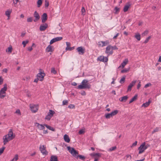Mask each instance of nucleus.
<instances>
[{
	"label": "nucleus",
	"instance_id": "obj_51",
	"mask_svg": "<svg viewBox=\"0 0 161 161\" xmlns=\"http://www.w3.org/2000/svg\"><path fill=\"white\" fill-rule=\"evenodd\" d=\"M129 70V69H124L122 70L121 71V73H124L125 72H127Z\"/></svg>",
	"mask_w": 161,
	"mask_h": 161
},
{
	"label": "nucleus",
	"instance_id": "obj_40",
	"mask_svg": "<svg viewBox=\"0 0 161 161\" xmlns=\"http://www.w3.org/2000/svg\"><path fill=\"white\" fill-rule=\"evenodd\" d=\"M74 49V47H70V46L69 47H66V50L71 51Z\"/></svg>",
	"mask_w": 161,
	"mask_h": 161
},
{
	"label": "nucleus",
	"instance_id": "obj_3",
	"mask_svg": "<svg viewBox=\"0 0 161 161\" xmlns=\"http://www.w3.org/2000/svg\"><path fill=\"white\" fill-rule=\"evenodd\" d=\"M7 89V85L6 84L4 85V86L0 91V98H3L6 96V92Z\"/></svg>",
	"mask_w": 161,
	"mask_h": 161
},
{
	"label": "nucleus",
	"instance_id": "obj_62",
	"mask_svg": "<svg viewBox=\"0 0 161 161\" xmlns=\"http://www.w3.org/2000/svg\"><path fill=\"white\" fill-rule=\"evenodd\" d=\"M54 42H55L54 41V40L53 39L50 41V44H52Z\"/></svg>",
	"mask_w": 161,
	"mask_h": 161
},
{
	"label": "nucleus",
	"instance_id": "obj_50",
	"mask_svg": "<svg viewBox=\"0 0 161 161\" xmlns=\"http://www.w3.org/2000/svg\"><path fill=\"white\" fill-rule=\"evenodd\" d=\"M68 108H74L75 107L74 105L70 104L69 105Z\"/></svg>",
	"mask_w": 161,
	"mask_h": 161
},
{
	"label": "nucleus",
	"instance_id": "obj_64",
	"mask_svg": "<svg viewBox=\"0 0 161 161\" xmlns=\"http://www.w3.org/2000/svg\"><path fill=\"white\" fill-rule=\"evenodd\" d=\"M82 95H86V93L84 91H83L81 93Z\"/></svg>",
	"mask_w": 161,
	"mask_h": 161
},
{
	"label": "nucleus",
	"instance_id": "obj_49",
	"mask_svg": "<svg viewBox=\"0 0 161 161\" xmlns=\"http://www.w3.org/2000/svg\"><path fill=\"white\" fill-rule=\"evenodd\" d=\"M151 38V37L150 36H149L145 40L144 42V43H147L148 41H149V40L150 39V38Z\"/></svg>",
	"mask_w": 161,
	"mask_h": 161
},
{
	"label": "nucleus",
	"instance_id": "obj_47",
	"mask_svg": "<svg viewBox=\"0 0 161 161\" xmlns=\"http://www.w3.org/2000/svg\"><path fill=\"white\" fill-rule=\"evenodd\" d=\"M33 20L32 18L31 17H29L27 19V22H32Z\"/></svg>",
	"mask_w": 161,
	"mask_h": 161
},
{
	"label": "nucleus",
	"instance_id": "obj_29",
	"mask_svg": "<svg viewBox=\"0 0 161 161\" xmlns=\"http://www.w3.org/2000/svg\"><path fill=\"white\" fill-rule=\"evenodd\" d=\"M78 157H79L80 159L82 160H84L86 159L85 156L81 155H78L76 158H77Z\"/></svg>",
	"mask_w": 161,
	"mask_h": 161
},
{
	"label": "nucleus",
	"instance_id": "obj_33",
	"mask_svg": "<svg viewBox=\"0 0 161 161\" xmlns=\"http://www.w3.org/2000/svg\"><path fill=\"white\" fill-rule=\"evenodd\" d=\"M118 112V111L117 110H114L113 111L111 112L110 113L112 116H114L116 115Z\"/></svg>",
	"mask_w": 161,
	"mask_h": 161
},
{
	"label": "nucleus",
	"instance_id": "obj_15",
	"mask_svg": "<svg viewBox=\"0 0 161 161\" xmlns=\"http://www.w3.org/2000/svg\"><path fill=\"white\" fill-rule=\"evenodd\" d=\"M34 16L35 18L34 21L35 22L37 21L40 19V16L39 14L36 11H35L34 14Z\"/></svg>",
	"mask_w": 161,
	"mask_h": 161
},
{
	"label": "nucleus",
	"instance_id": "obj_4",
	"mask_svg": "<svg viewBox=\"0 0 161 161\" xmlns=\"http://www.w3.org/2000/svg\"><path fill=\"white\" fill-rule=\"evenodd\" d=\"M148 145H146L145 142L142 143L140 147L138 148V149L139 150V154H141L143 153L145 150L148 147Z\"/></svg>",
	"mask_w": 161,
	"mask_h": 161
},
{
	"label": "nucleus",
	"instance_id": "obj_11",
	"mask_svg": "<svg viewBox=\"0 0 161 161\" xmlns=\"http://www.w3.org/2000/svg\"><path fill=\"white\" fill-rule=\"evenodd\" d=\"M109 43V41L106 40L105 41H101L98 42V45L99 47H103Z\"/></svg>",
	"mask_w": 161,
	"mask_h": 161
},
{
	"label": "nucleus",
	"instance_id": "obj_41",
	"mask_svg": "<svg viewBox=\"0 0 161 161\" xmlns=\"http://www.w3.org/2000/svg\"><path fill=\"white\" fill-rule=\"evenodd\" d=\"M12 48L11 47H9L8 48V49L6 50V52L11 53L12 51Z\"/></svg>",
	"mask_w": 161,
	"mask_h": 161
},
{
	"label": "nucleus",
	"instance_id": "obj_46",
	"mask_svg": "<svg viewBox=\"0 0 161 161\" xmlns=\"http://www.w3.org/2000/svg\"><path fill=\"white\" fill-rule=\"evenodd\" d=\"M51 72L52 73H53L54 74H56L57 73L55 69L53 68L51 69Z\"/></svg>",
	"mask_w": 161,
	"mask_h": 161
},
{
	"label": "nucleus",
	"instance_id": "obj_6",
	"mask_svg": "<svg viewBox=\"0 0 161 161\" xmlns=\"http://www.w3.org/2000/svg\"><path fill=\"white\" fill-rule=\"evenodd\" d=\"M105 53L108 56L112 54L113 52L111 48V45H109L106 47Z\"/></svg>",
	"mask_w": 161,
	"mask_h": 161
},
{
	"label": "nucleus",
	"instance_id": "obj_54",
	"mask_svg": "<svg viewBox=\"0 0 161 161\" xmlns=\"http://www.w3.org/2000/svg\"><path fill=\"white\" fill-rule=\"evenodd\" d=\"M151 86V84L150 83H147L145 85V86H144V87L145 88H147L148 87L150 86Z\"/></svg>",
	"mask_w": 161,
	"mask_h": 161
},
{
	"label": "nucleus",
	"instance_id": "obj_22",
	"mask_svg": "<svg viewBox=\"0 0 161 161\" xmlns=\"http://www.w3.org/2000/svg\"><path fill=\"white\" fill-rule=\"evenodd\" d=\"M128 98L127 96H123L119 99V100L121 102H125L126 101Z\"/></svg>",
	"mask_w": 161,
	"mask_h": 161
},
{
	"label": "nucleus",
	"instance_id": "obj_9",
	"mask_svg": "<svg viewBox=\"0 0 161 161\" xmlns=\"http://www.w3.org/2000/svg\"><path fill=\"white\" fill-rule=\"evenodd\" d=\"M97 60L103 62H107L108 61V57L100 56L97 58Z\"/></svg>",
	"mask_w": 161,
	"mask_h": 161
},
{
	"label": "nucleus",
	"instance_id": "obj_55",
	"mask_svg": "<svg viewBox=\"0 0 161 161\" xmlns=\"http://www.w3.org/2000/svg\"><path fill=\"white\" fill-rule=\"evenodd\" d=\"M111 48L113 50H117L118 49V48L116 46H111Z\"/></svg>",
	"mask_w": 161,
	"mask_h": 161
},
{
	"label": "nucleus",
	"instance_id": "obj_48",
	"mask_svg": "<svg viewBox=\"0 0 161 161\" xmlns=\"http://www.w3.org/2000/svg\"><path fill=\"white\" fill-rule=\"evenodd\" d=\"M15 113L19 115H21V112L20 111V110L19 109H18L16 110V111L15 112Z\"/></svg>",
	"mask_w": 161,
	"mask_h": 161
},
{
	"label": "nucleus",
	"instance_id": "obj_13",
	"mask_svg": "<svg viewBox=\"0 0 161 161\" xmlns=\"http://www.w3.org/2000/svg\"><path fill=\"white\" fill-rule=\"evenodd\" d=\"M79 54L82 55L85 52V49L82 47H78L76 49Z\"/></svg>",
	"mask_w": 161,
	"mask_h": 161
},
{
	"label": "nucleus",
	"instance_id": "obj_2",
	"mask_svg": "<svg viewBox=\"0 0 161 161\" xmlns=\"http://www.w3.org/2000/svg\"><path fill=\"white\" fill-rule=\"evenodd\" d=\"M88 81L86 80H83L81 82L82 85H79L78 86V89H81L90 88V85L88 84Z\"/></svg>",
	"mask_w": 161,
	"mask_h": 161
},
{
	"label": "nucleus",
	"instance_id": "obj_19",
	"mask_svg": "<svg viewBox=\"0 0 161 161\" xmlns=\"http://www.w3.org/2000/svg\"><path fill=\"white\" fill-rule=\"evenodd\" d=\"M128 62V59L127 58H125L124 60L122 62L121 64V65L119 66L118 68H119L121 66L122 68H123L125 65L127 64V63Z\"/></svg>",
	"mask_w": 161,
	"mask_h": 161
},
{
	"label": "nucleus",
	"instance_id": "obj_38",
	"mask_svg": "<svg viewBox=\"0 0 161 161\" xmlns=\"http://www.w3.org/2000/svg\"><path fill=\"white\" fill-rule=\"evenodd\" d=\"M29 42V41L27 40L25 41H23L22 42V44L23 45V47H25V46L26 44L28 43Z\"/></svg>",
	"mask_w": 161,
	"mask_h": 161
},
{
	"label": "nucleus",
	"instance_id": "obj_61",
	"mask_svg": "<svg viewBox=\"0 0 161 161\" xmlns=\"http://www.w3.org/2000/svg\"><path fill=\"white\" fill-rule=\"evenodd\" d=\"M137 141H135L134 143H133L132 146L134 147L136 146L137 144Z\"/></svg>",
	"mask_w": 161,
	"mask_h": 161
},
{
	"label": "nucleus",
	"instance_id": "obj_16",
	"mask_svg": "<svg viewBox=\"0 0 161 161\" xmlns=\"http://www.w3.org/2000/svg\"><path fill=\"white\" fill-rule=\"evenodd\" d=\"M136 82V80L132 81L129 85L128 87L127 91H130L131 90L132 87L135 85Z\"/></svg>",
	"mask_w": 161,
	"mask_h": 161
},
{
	"label": "nucleus",
	"instance_id": "obj_14",
	"mask_svg": "<svg viewBox=\"0 0 161 161\" xmlns=\"http://www.w3.org/2000/svg\"><path fill=\"white\" fill-rule=\"evenodd\" d=\"M12 12V9H9L7 10L5 12V15L8 17L7 19L9 20L10 18V14Z\"/></svg>",
	"mask_w": 161,
	"mask_h": 161
},
{
	"label": "nucleus",
	"instance_id": "obj_7",
	"mask_svg": "<svg viewBox=\"0 0 161 161\" xmlns=\"http://www.w3.org/2000/svg\"><path fill=\"white\" fill-rule=\"evenodd\" d=\"M41 153L45 155H46L48 154V152L46 150V147L45 146L40 145L39 147Z\"/></svg>",
	"mask_w": 161,
	"mask_h": 161
},
{
	"label": "nucleus",
	"instance_id": "obj_45",
	"mask_svg": "<svg viewBox=\"0 0 161 161\" xmlns=\"http://www.w3.org/2000/svg\"><path fill=\"white\" fill-rule=\"evenodd\" d=\"M49 5V2L48 1L46 0L45 1V7L46 8H47Z\"/></svg>",
	"mask_w": 161,
	"mask_h": 161
},
{
	"label": "nucleus",
	"instance_id": "obj_52",
	"mask_svg": "<svg viewBox=\"0 0 161 161\" xmlns=\"http://www.w3.org/2000/svg\"><path fill=\"white\" fill-rule=\"evenodd\" d=\"M138 81H139V83H138V84L137 85V89H139L141 86V82L140 80H139Z\"/></svg>",
	"mask_w": 161,
	"mask_h": 161
},
{
	"label": "nucleus",
	"instance_id": "obj_25",
	"mask_svg": "<svg viewBox=\"0 0 161 161\" xmlns=\"http://www.w3.org/2000/svg\"><path fill=\"white\" fill-rule=\"evenodd\" d=\"M151 103V101L149 100L147 102H146L145 103H144L142 106V107H146L148 106L150 103Z\"/></svg>",
	"mask_w": 161,
	"mask_h": 161
},
{
	"label": "nucleus",
	"instance_id": "obj_37",
	"mask_svg": "<svg viewBox=\"0 0 161 161\" xmlns=\"http://www.w3.org/2000/svg\"><path fill=\"white\" fill-rule=\"evenodd\" d=\"M148 33V30H146L142 34V36H144L147 35Z\"/></svg>",
	"mask_w": 161,
	"mask_h": 161
},
{
	"label": "nucleus",
	"instance_id": "obj_63",
	"mask_svg": "<svg viewBox=\"0 0 161 161\" xmlns=\"http://www.w3.org/2000/svg\"><path fill=\"white\" fill-rule=\"evenodd\" d=\"M119 33H117L115 36H114L113 37V39H116L117 37L118 36V35H119Z\"/></svg>",
	"mask_w": 161,
	"mask_h": 161
},
{
	"label": "nucleus",
	"instance_id": "obj_12",
	"mask_svg": "<svg viewBox=\"0 0 161 161\" xmlns=\"http://www.w3.org/2000/svg\"><path fill=\"white\" fill-rule=\"evenodd\" d=\"M45 75V74L43 72V71H40L39 73L37 74V77L38 78V79H39V80L42 81L43 80L44 77Z\"/></svg>",
	"mask_w": 161,
	"mask_h": 161
},
{
	"label": "nucleus",
	"instance_id": "obj_43",
	"mask_svg": "<svg viewBox=\"0 0 161 161\" xmlns=\"http://www.w3.org/2000/svg\"><path fill=\"white\" fill-rule=\"evenodd\" d=\"M18 159V155L17 154L15 155L14 157L12 159V161L14 160L17 161Z\"/></svg>",
	"mask_w": 161,
	"mask_h": 161
},
{
	"label": "nucleus",
	"instance_id": "obj_44",
	"mask_svg": "<svg viewBox=\"0 0 161 161\" xmlns=\"http://www.w3.org/2000/svg\"><path fill=\"white\" fill-rule=\"evenodd\" d=\"M125 81V78L123 77L120 79L119 82L121 84H122Z\"/></svg>",
	"mask_w": 161,
	"mask_h": 161
},
{
	"label": "nucleus",
	"instance_id": "obj_28",
	"mask_svg": "<svg viewBox=\"0 0 161 161\" xmlns=\"http://www.w3.org/2000/svg\"><path fill=\"white\" fill-rule=\"evenodd\" d=\"M130 6V5L129 4H127L125 5L123 9V11L124 12H126L127 11L129 8Z\"/></svg>",
	"mask_w": 161,
	"mask_h": 161
},
{
	"label": "nucleus",
	"instance_id": "obj_18",
	"mask_svg": "<svg viewBox=\"0 0 161 161\" xmlns=\"http://www.w3.org/2000/svg\"><path fill=\"white\" fill-rule=\"evenodd\" d=\"M47 27L48 25L47 24L41 25L40 27V30L42 31H44Z\"/></svg>",
	"mask_w": 161,
	"mask_h": 161
},
{
	"label": "nucleus",
	"instance_id": "obj_23",
	"mask_svg": "<svg viewBox=\"0 0 161 161\" xmlns=\"http://www.w3.org/2000/svg\"><path fill=\"white\" fill-rule=\"evenodd\" d=\"M64 138L65 141L69 143V142L70 140L69 136L65 134L64 136Z\"/></svg>",
	"mask_w": 161,
	"mask_h": 161
},
{
	"label": "nucleus",
	"instance_id": "obj_1",
	"mask_svg": "<svg viewBox=\"0 0 161 161\" xmlns=\"http://www.w3.org/2000/svg\"><path fill=\"white\" fill-rule=\"evenodd\" d=\"M15 137V135H14L12 129L9 130L8 134L3 137V144L5 145L9 141L12 140Z\"/></svg>",
	"mask_w": 161,
	"mask_h": 161
},
{
	"label": "nucleus",
	"instance_id": "obj_27",
	"mask_svg": "<svg viewBox=\"0 0 161 161\" xmlns=\"http://www.w3.org/2000/svg\"><path fill=\"white\" fill-rule=\"evenodd\" d=\"M137 97V95H135L134 97H133L129 101V103H132L134 101L136 100Z\"/></svg>",
	"mask_w": 161,
	"mask_h": 161
},
{
	"label": "nucleus",
	"instance_id": "obj_53",
	"mask_svg": "<svg viewBox=\"0 0 161 161\" xmlns=\"http://www.w3.org/2000/svg\"><path fill=\"white\" fill-rule=\"evenodd\" d=\"M68 102L67 100H64L63 101V105H66L68 104Z\"/></svg>",
	"mask_w": 161,
	"mask_h": 161
},
{
	"label": "nucleus",
	"instance_id": "obj_36",
	"mask_svg": "<svg viewBox=\"0 0 161 161\" xmlns=\"http://www.w3.org/2000/svg\"><path fill=\"white\" fill-rule=\"evenodd\" d=\"M42 0H38L37 2V7H40L41 5H42Z\"/></svg>",
	"mask_w": 161,
	"mask_h": 161
},
{
	"label": "nucleus",
	"instance_id": "obj_31",
	"mask_svg": "<svg viewBox=\"0 0 161 161\" xmlns=\"http://www.w3.org/2000/svg\"><path fill=\"white\" fill-rule=\"evenodd\" d=\"M135 37L137 40L138 41H140L141 39L140 35L139 33H137L136 34Z\"/></svg>",
	"mask_w": 161,
	"mask_h": 161
},
{
	"label": "nucleus",
	"instance_id": "obj_24",
	"mask_svg": "<svg viewBox=\"0 0 161 161\" xmlns=\"http://www.w3.org/2000/svg\"><path fill=\"white\" fill-rule=\"evenodd\" d=\"M36 124H37V126L40 130H42L45 128L44 125H43L37 123H36Z\"/></svg>",
	"mask_w": 161,
	"mask_h": 161
},
{
	"label": "nucleus",
	"instance_id": "obj_5",
	"mask_svg": "<svg viewBox=\"0 0 161 161\" xmlns=\"http://www.w3.org/2000/svg\"><path fill=\"white\" fill-rule=\"evenodd\" d=\"M68 150L74 157L76 158L78 155V152L73 147H71L69 146L67 147Z\"/></svg>",
	"mask_w": 161,
	"mask_h": 161
},
{
	"label": "nucleus",
	"instance_id": "obj_42",
	"mask_svg": "<svg viewBox=\"0 0 161 161\" xmlns=\"http://www.w3.org/2000/svg\"><path fill=\"white\" fill-rule=\"evenodd\" d=\"M5 147H4L0 148V155H1L3 152L4 150L5 149Z\"/></svg>",
	"mask_w": 161,
	"mask_h": 161
},
{
	"label": "nucleus",
	"instance_id": "obj_20",
	"mask_svg": "<svg viewBox=\"0 0 161 161\" xmlns=\"http://www.w3.org/2000/svg\"><path fill=\"white\" fill-rule=\"evenodd\" d=\"M47 19V16L46 13H44L42 17V22H45Z\"/></svg>",
	"mask_w": 161,
	"mask_h": 161
},
{
	"label": "nucleus",
	"instance_id": "obj_39",
	"mask_svg": "<svg viewBox=\"0 0 161 161\" xmlns=\"http://www.w3.org/2000/svg\"><path fill=\"white\" fill-rule=\"evenodd\" d=\"M116 149V146H114L110 148L108 150V151H112L115 150Z\"/></svg>",
	"mask_w": 161,
	"mask_h": 161
},
{
	"label": "nucleus",
	"instance_id": "obj_32",
	"mask_svg": "<svg viewBox=\"0 0 161 161\" xmlns=\"http://www.w3.org/2000/svg\"><path fill=\"white\" fill-rule=\"evenodd\" d=\"M44 125H45V126L47 129H48L50 130H52V131H54V129L51 127L50 126H49V125H48L46 124H44Z\"/></svg>",
	"mask_w": 161,
	"mask_h": 161
},
{
	"label": "nucleus",
	"instance_id": "obj_58",
	"mask_svg": "<svg viewBox=\"0 0 161 161\" xmlns=\"http://www.w3.org/2000/svg\"><path fill=\"white\" fill-rule=\"evenodd\" d=\"M158 128H157L153 130V131H152V133H153L156 132L158 131Z\"/></svg>",
	"mask_w": 161,
	"mask_h": 161
},
{
	"label": "nucleus",
	"instance_id": "obj_56",
	"mask_svg": "<svg viewBox=\"0 0 161 161\" xmlns=\"http://www.w3.org/2000/svg\"><path fill=\"white\" fill-rule=\"evenodd\" d=\"M84 133V131L83 130L81 129L80 130L79 132V134H82Z\"/></svg>",
	"mask_w": 161,
	"mask_h": 161
},
{
	"label": "nucleus",
	"instance_id": "obj_34",
	"mask_svg": "<svg viewBox=\"0 0 161 161\" xmlns=\"http://www.w3.org/2000/svg\"><path fill=\"white\" fill-rule=\"evenodd\" d=\"M105 117L106 119H109L111 117H112L111 113H108L105 114Z\"/></svg>",
	"mask_w": 161,
	"mask_h": 161
},
{
	"label": "nucleus",
	"instance_id": "obj_8",
	"mask_svg": "<svg viewBox=\"0 0 161 161\" xmlns=\"http://www.w3.org/2000/svg\"><path fill=\"white\" fill-rule=\"evenodd\" d=\"M30 108L31 111L33 113H36L38 110V105H36L34 104H30Z\"/></svg>",
	"mask_w": 161,
	"mask_h": 161
},
{
	"label": "nucleus",
	"instance_id": "obj_21",
	"mask_svg": "<svg viewBox=\"0 0 161 161\" xmlns=\"http://www.w3.org/2000/svg\"><path fill=\"white\" fill-rule=\"evenodd\" d=\"M46 50L47 52H49L53 51V48L52 46L49 45L47 47Z\"/></svg>",
	"mask_w": 161,
	"mask_h": 161
},
{
	"label": "nucleus",
	"instance_id": "obj_10",
	"mask_svg": "<svg viewBox=\"0 0 161 161\" xmlns=\"http://www.w3.org/2000/svg\"><path fill=\"white\" fill-rule=\"evenodd\" d=\"M54 113L55 112L54 111H53L52 110H50L47 115L46 116L45 119L48 120H49L51 117L53 116Z\"/></svg>",
	"mask_w": 161,
	"mask_h": 161
},
{
	"label": "nucleus",
	"instance_id": "obj_26",
	"mask_svg": "<svg viewBox=\"0 0 161 161\" xmlns=\"http://www.w3.org/2000/svg\"><path fill=\"white\" fill-rule=\"evenodd\" d=\"M50 161H58L57 156L54 155L51 156V157Z\"/></svg>",
	"mask_w": 161,
	"mask_h": 161
},
{
	"label": "nucleus",
	"instance_id": "obj_17",
	"mask_svg": "<svg viewBox=\"0 0 161 161\" xmlns=\"http://www.w3.org/2000/svg\"><path fill=\"white\" fill-rule=\"evenodd\" d=\"M102 155V154L99 153H93L90 154V155L92 157H94V158H98L100 157Z\"/></svg>",
	"mask_w": 161,
	"mask_h": 161
},
{
	"label": "nucleus",
	"instance_id": "obj_30",
	"mask_svg": "<svg viewBox=\"0 0 161 161\" xmlns=\"http://www.w3.org/2000/svg\"><path fill=\"white\" fill-rule=\"evenodd\" d=\"M63 38L62 37H56L55 38H53L54 40V42H55L57 41H58L61 40Z\"/></svg>",
	"mask_w": 161,
	"mask_h": 161
},
{
	"label": "nucleus",
	"instance_id": "obj_60",
	"mask_svg": "<svg viewBox=\"0 0 161 161\" xmlns=\"http://www.w3.org/2000/svg\"><path fill=\"white\" fill-rule=\"evenodd\" d=\"M67 47H69L70 46V43L69 42H66Z\"/></svg>",
	"mask_w": 161,
	"mask_h": 161
},
{
	"label": "nucleus",
	"instance_id": "obj_59",
	"mask_svg": "<svg viewBox=\"0 0 161 161\" xmlns=\"http://www.w3.org/2000/svg\"><path fill=\"white\" fill-rule=\"evenodd\" d=\"M3 82V79L0 76V85H1Z\"/></svg>",
	"mask_w": 161,
	"mask_h": 161
},
{
	"label": "nucleus",
	"instance_id": "obj_35",
	"mask_svg": "<svg viewBox=\"0 0 161 161\" xmlns=\"http://www.w3.org/2000/svg\"><path fill=\"white\" fill-rule=\"evenodd\" d=\"M81 14L84 15L86 14V10L85 9L84 7H82V8L81 9Z\"/></svg>",
	"mask_w": 161,
	"mask_h": 161
},
{
	"label": "nucleus",
	"instance_id": "obj_57",
	"mask_svg": "<svg viewBox=\"0 0 161 161\" xmlns=\"http://www.w3.org/2000/svg\"><path fill=\"white\" fill-rule=\"evenodd\" d=\"M119 8L117 7H115L114 8V10L115 11V13H116L117 12H118L119 10Z\"/></svg>",
	"mask_w": 161,
	"mask_h": 161
}]
</instances>
